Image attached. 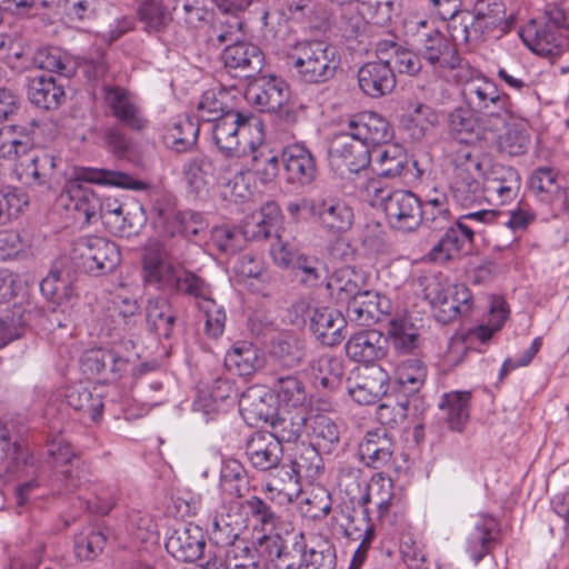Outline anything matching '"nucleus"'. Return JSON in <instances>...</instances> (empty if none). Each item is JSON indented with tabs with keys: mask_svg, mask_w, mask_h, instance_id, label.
Masks as SVG:
<instances>
[{
	"mask_svg": "<svg viewBox=\"0 0 569 569\" xmlns=\"http://www.w3.org/2000/svg\"><path fill=\"white\" fill-rule=\"evenodd\" d=\"M82 182L136 191L148 188V183L123 171L74 167L72 177L66 182L61 198L67 199L66 207L74 210L79 218L82 217L87 223H91L92 219L98 216L101 200L91 188L83 186Z\"/></svg>",
	"mask_w": 569,
	"mask_h": 569,
	"instance_id": "nucleus-1",
	"label": "nucleus"
},
{
	"mask_svg": "<svg viewBox=\"0 0 569 569\" xmlns=\"http://www.w3.org/2000/svg\"><path fill=\"white\" fill-rule=\"evenodd\" d=\"M406 34L435 69H456L462 60L456 46L432 22L420 18L405 21Z\"/></svg>",
	"mask_w": 569,
	"mask_h": 569,
	"instance_id": "nucleus-2",
	"label": "nucleus"
},
{
	"mask_svg": "<svg viewBox=\"0 0 569 569\" xmlns=\"http://www.w3.org/2000/svg\"><path fill=\"white\" fill-rule=\"evenodd\" d=\"M450 162L452 198L462 207L476 203L482 197L481 178L485 174L479 154L470 144H458L451 151Z\"/></svg>",
	"mask_w": 569,
	"mask_h": 569,
	"instance_id": "nucleus-3",
	"label": "nucleus"
},
{
	"mask_svg": "<svg viewBox=\"0 0 569 569\" xmlns=\"http://www.w3.org/2000/svg\"><path fill=\"white\" fill-rule=\"evenodd\" d=\"M372 204L381 206L389 224L397 230L410 232L420 226L421 201L411 191L393 190L381 187L379 181L368 184Z\"/></svg>",
	"mask_w": 569,
	"mask_h": 569,
	"instance_id": "nucleus-4",
	"label": "nucleus"
},
{
	"mask_svg": "<svg viewBox=\"0 0 569 569\" xmlns=\"http://www.w3.org/2000/svg\"><path fill=\"white\" fill-rule=\"evenodd\" d=\"M263 130V122L259 118L229 109L214 121L213 141L226 158L241 159L247 156L248 142L242 143L240 137L253 131L259 136Z\"/></svg>",
	"mask_w": 569,
	"mask_h": 569,
	"instance_id": "nucleus-5",
	"label": "nucleus"
},
{
	"mask_svg": "<svg viewBox=\"0 0 569 569\" xmlns=\"http://www.w3.org/2000/svg\"><path fill=\"white\" fill-rule=\"evenodd\" d=\"M291 59L300 80L306 83L330 80L338 67L335 47L323 40L299 42Z\"/></svg>",
	"mask_w": 569,
	"mask_h": 569,
	"instance_id": "nucleus-6",
	"label": "nucleus"
},
{
	"mask_svg": "<svg viewBox=\"0 0 569 569\" xmlns=\"http://www.w3.org/2000/svg\"><path fill=\"white\" fill-rule=\"evenodd\" d=\"M545 20L530 21L520 31L523 43L535 53L542 57H558L569 49V40L560 20L563 16L558 7L547 10Z\"/></svg>",
	"mask_w": 569,
	"mask_h": 569,
	"instance_id": "nucleus-7",
	"label": "nucleus"
},
{
	"mask_svg": "<svg viewBox=\"0 0 569 569\" xmlns=\"http://www.w3.org/2000/svg\"><path fill=\"white\" fill-rule=\"evenodd\" d=\"M73 263L86 273L102 276L116 269L121 254L118 246L103 237H80L73 242Z\"/></svg>",
	"mask_w": 569,
	"mask_h": 569,
	"instance_id": "nucleus-8",
	"label": "nucleus"
},
{
	"mask_svg": "<svg viewBox=\"0 0 569 569\" xmlns=\"http://www.w3.org/2000/svg\"><path fill=\"white\" fill-rule=\"evenodd\" d=\"M462 41L478 42L495 30L506 33L511 21L506 18V8L501 0H478L472 12H461Z\"/></svg>",
	"mask_w": 569,
	"mask_h": 569,
	"instance_id": "nucleus-9",
	"label": "nucleus"
},
{
	"mask_svg": "<svg viewBox=\"0 0 569 569\" xmlns=\"http://www.w3.org/2000/svg\"><path fill=\"white\" fill-rule=\"evenodd\" d=\"M308 545L302 531H286L284 535H261L258 537L259 556L277 569H301Z\"/></svg>",
	"mask_w": 569,
	"mask_h": 569,
	"instance_id": "nucleus-10",
	"label": "nucleus"
},
{
	"mask_svg": "<svg viewBox=\"0 0 569 569\" xmlns=\"http://www.w3.org/2000/svg\"><path fill=\"white\" fill-rule=\"evenodd\" d=\"M328 158L331 168L341 174L358 173L370 164L371 152L368 144L359 139L356 132H341L331 139Z\"/></svg>",
	"mask_w": 569,
	"mask_h": 569,
	"instance_id": "nucleus-11",
	"label": "nucleus"
},
{
	"mask_svg": "<svg viewBox=\"0 0 569 569\" xmlns=\"http://www.w3.org/2000/svg\"><path fill=\"white\" fill-rule=\"evenodd\" d=\"M152 223L162 233L191 238L208 227L202 214L191 210L177 211L170 203H157L152 209Z\"/></svg>",
	"mask_w": 569,
	"mask_h": 569,
	"instance_id": "nucleus-12",
	"label": "nucleus"
},
{
	"mask_svg": "<svg viewBox=\"0 0 569 569\" xmlns=\"http://www.w3.org/2000/svg\"><path fill=\"white\" fill-rule=\"evenodd\" d=\"M293 308L301 312L308 311L310 329L321 343L336 346L345 338L342 330L346 326V319L337 309L330 307H316L310 309L303 301L296 303Z\"/></svg>",
	"mask_w": 569,
	"mask_h": 569,
	"instance_id": "nucleus-13",
	"label": "nucleus"
},
{
	"mask_svg": "<svg viewBox=\"0 0 569 569\" xmlns=\"http://www.w3.org/2000/svg\"><path fill=\"white\" fill-rule=\"evenodd\" d=\"M226 69L236 78H252L262 71L264 54L250 42L237 41L228 44L222 52Z\"/></svg>",
	"mask_w": 569,
	"mask_h": 569,
	"instance_id": "nucleus-14",
	"label": "nucleus"
},
{
	"mask_svg": "<svg viewBox=\"0 0 569 569\" xmlns=\"http://www.w3.org/2000/svg\"><path fill=\"white\" fill-rule=\"evenodd\" d=\"M482 178V193L499 204L512 201L521 188L520 174L510 166L493 163Z\"/></svg>",
	"mask_w": 569,
	"mask_h": 569,
	"instance_id": "nucleus-15",
	"label": "nucleus"
},
{
	"mask_svg": "<svg viewBox=\"0 0 569 569\" xmlns=\"http://www.w3.org/2000/svg\"><path fill=\"white\" fill-rule=\"evenodd\" d=\"M353 210L340 199H317L315 223L326 233L338 237L351 229Z\"/></svg>",
	"mask_w": 569,
	"mask_h": 569,
	"instance_id": "nucleus-16",
	"label": "nucleus"
},
{
	"mask_svg": "<svg viewBox=\"0 0 569 569\" xmlns=\"http://www.w3.org/2000/svg\"><path fill=\"white\" fill-rule=\"evenodd\" d=\"M389 375L380 366H371L347 381L349 396L359 405H371L388 392Z\"/></svg>",
	"mask_w": 569,
	"mask_h": 569,
	"instance_id": "nucleus-17",
	"label": "nucleus"
},
{
	"mask_svg": "<svg viewBox=\"0 0 569 569\" xmlns=\"http://www.w3.org/2000/svg\"><path fill=\"white\" fill-rule=\"evenodd\" d=\"M263 140L264 131L249 140L247 156L241 159H244L246 169L252 171L262 184H267L278 177L282 162L279 154L268 148Z\"/></svg>",
	"mask_w": 569,
	"mask_h": 569,
	"instance_id": "nucleus-18",
	"label": "nucleus"
},
{
	"mask_svg": "<svg viewBox=\"0 0 569 569\" xmlns=\"http://www.w3.org/2000/svg\"><path fill=\"white\" fill-rule=\"evenodd\" d=\"M390 311V300L368 287L347 305L348 318L359 326L376 323Z\"/></svg>",
	"mask_w": 569,
	"mask_h": 569,
	"instance_id": "nucleus-19",
	"label": "nucleus"
},
{
	"mask_svg": "<svg viewBox=\"0 0 569 569\" xmlns=\"http://www.w3.org/2000/svg\"><path fill=\"white\" fill-rule=\"evenodd\" d=\"M166 549L179 561H196L201 557L204 549V537L201 528L191 523L174 528L166 541Z\"/></svg>",
	"mask_w": 569,
	"mask_h": 569,
	"instance_id": "nucleus-20",
	"label": "nucleus"
},
{
	"mask_svg": "<svg viewBox=\"0 0 569 569\" xmlns=\"http://www.w3.org/2000/svg\"><path fill=\"white\" fill-rule=\"evenodd\" d=\"M240 506L253 531L261 532L262 535L277 533L274 531L282 522V516L280 508L276 507L272 497L264 499L258 496H250Z\"/></svg>",
	"mask_w": 569,
	"mask_h": 569,
	"instance_id": "nucleus-21",
	"label": "nucleus"
},
{
	"mask_svg": "<svg viewBox=\"0 0 569 569\" xmlns=\"http://www.w3.org/2000/svg\"><path fill=\"white\" fill-rule=\"evenodd\" d=\"M283 449L268 431H256L246 442V455L253 468L268 471L277 468L282 459Z\"/></svg>",
	"mask_w": 569,
	"mask_h": 569,
	"instance_id": "nucleus-22",
	"label": "nucleus"
},
{
	"mask_svg": "<svg viewBox=\"0 0 569 569\" xmlns=\"http://www.w3.org/2000/svg\"><path fill=\"white\" fill-rule=\"evenodd\" d=\"M358 83L366 96L381 98L395 89L396 76L388 60L378 58L377 61L367 62L358 70Z\"/></svg>",
	"mask_w": 569,
	"mask_h": 569,
	"instance_id": "nucleus-23",
	"label": "nucleus"
},
{
	"mask_svg": "<svg viewBox=\"0 0 569 569\" xmlns=\"http://www.w3.org/2000/svg\"><path fill=\"white\" fill-rule=\"evenodd\" d=\"M393 451V439L385 427L367 431L358 448L361 461L372 469L386 467Z\"/></svg>",
	"mask_w": 569,
	"mask_h": 569,
	"instance_id": "nucleus-24",
	"label": "nucleus"
},
{
	"mask_svg": "<svg viewBox=\"0 0 569 569\" xmlns=\"http://www.w3.org/2000/svg\"><path fill=\"white\" fill-rule=\"evenodd\" d=\"M500 535L499 523L489 515H481L467 537L466 552L475 563H479L491 552Z\"/></svg>",
	"mask_w": 569,
	"mask_h": 569,
	"instance_id": "nucleus-25",
	"label": "nucleus"
},
{
	"mask_svg": "<svg viewBox=\"0 0 569 569\" xmlns=\"http://www.w3.org/2000/svg\"><path fill=\"white\" fill-rule=\"evenodd\" d=\"M388 338L378 330H361L353 333L346 343V352L357 362H373L387 353Z\"/></svg>",
	"mask_w": 569,
	"mask_h": 569,
	"instance_id": "nucleus-26",
	"label": "nucleus"
},
{
	"mask_svg": "<svg viewBox=\"0 0 569 569\" xmlns=\"http://www.w3.org/2000/svg\"><path fill=\"white\" fill-rule=\"evenodd\" d=\"M445 230L443 236L430 251L432 260L447 261L453 254L469 250L473 241V228L461 219H458L455 224L450 223Z\"/></svg>",
	"mask_w": 569,
	"mask_h": 569,
	"instance_id": "nucleus-27",
	"label": "nucleus"
},
{
	"mask_svg": "<svg viewBox=\"0 0 569 569\" xmlns=\"http://www.w3.org/2000/svg\"><path fill=\"white\" fill-rule=\"evenodd\" d=\"M306 437L317 453L330 455L339 445L340 432L331 418L318 413L307 417Z\"/></svg>",
	"mask_w": 569,
	"mask_h": 569,
	"instance_id": "nucleus-28",
	"label": "nucleus"
},
{
	"mask_svg": "<svg viewBox=\"0 0 569 569\" xmlns=\"http://www.w3.org/2000/svg\"><path fill=\"white\" fill-rule=\"evenodd\" d=\"M281 162L292 183L309 184L317 173L316 161L310 151L301 146H289L281 152Z\"/></svg>",
	"mask_w": 569,
	"mask_h": 569,
	"instance_id": "nucleus-29",
	"label": "nucleus"
},
{
	"mask_svg": "<svg viewBox=\"0 0 569 569\" xmlns=\"http://www.w3.org/2000/svg\"><path fill=\"white\" fill-rule=\"evenodd\" d=\"M159 290L168 291L171 293L187 295L197 300L211 298V286L207 283L201 277L184 268L176 267L162 283L158 287Z\"/></svg>",
	"mask_w": 569,
	"mask_h": 569,
	"instance_id": "nucleus-30",
	"label": "nucleus"
},
{
	"mask_svg": "<svg viewBox=\"0 0 569 569\" xmlns=\"http://www.w3.org/2000/svg\"><path fill=\"white\" fill-rule=\"evenodd\" d=\"M348 127L367 144L387 143L392 139L389 121L373 110L357 114L349 120Z\"/></svg>",
	"mask_w": 569,
	"mask_h": 569,
	"instance_id": "nucleus-31",
	"label": "nucleus"
},
{
	"mask_svg": "<svg viewBox=\"0 0 569 569\" xmlns=\"http://www.w3.org/2000/svg\"><path fill=\"white\" fill-rule=\"evenodd\" d=\"M40 291L53 305L62 306L70 302L74 296L70 270L61 261L56 262L41 280Z\"/></svg>",
	"mask_w": 569,
	"mask_h": 569,
	"instance_id": "nucleus-32",
	"label": "nucleus"
},
{
	"mask_svg": "<svg viewBox=\"0 0 569 569\" xmlns=\"http://www.w3.org/2000/svg\"><path fill=\"white\" fill-rule=\"evenodd\" d=\"M377 58L388 60L393 72L416 76L421 70L420 57L413 51L403 48L393 39H382L376 44Z\"/></svg>",
	"mask_w": 569,
	"mask_h": 569,
	"instance_id": "nucleus-33",
	"label": "nucleus"
},
{
	"mask_svg": "<svg viewBox=\"0 0 569 569\" xmlns=\"http://www.w3.org/2000/svg\"><path fill=\"white\" fill-rule=\"evenodd\" d=\"M167 251L158 239H149L143 247L142 271L146 283L158 287L176 266L166 262Z\"/></svg>",
	"mask_w": 569,
	"mask_h": 569,
	"instance_id": "nucleus-34",
	"label": "nucleus"
},
{
	"mask_svg": "<svg viewBox=\"0 0 569 569\" xmlns=\"http://www.w3.org/2000/svg\"><path fill=\"white\" fill-rule=\"evenodd\" d=\"M47 451L51 463L56 468L70 466L67 469H62L60 475L62 477L61 480L64 481L66 490L73 491L79 485V477L73 471V467L79 459L69 441L62 435L53 436L47 442Z\"/></svg>",
	"mask_w": 569,
	"mask_h": 569,
	"instance_id": "nucleus-35",
	"label": "nucleus"
},
{
	"mask_svg": "<svg viewBox=\"0 0 569 569\" xmlns=\"http://www.w3.org/2000/svg\"><path fill=\"white\" fill-rule=\"evenodd\" d=\"M326 286L340 303L348 305L368 287V276L361 270L345 268L337 271Z\"/></svg>",
	"mask_w": 569,
	"mask_h": 569,
	"instance_id": "nucleus-36",
	"label": "nucleus"
},
{
	"mask_svg": "<svg viewBox=\"0 0 569 569\" xmlns=\"http://www.w3.org/2000/svg\"><path fill=\"white\" fill-rule=\"evenodd\" d=\"M449 129L458 140V144H470L483 136L481 110L453 109L448 118Z\"/></svg>",
	"mask_w": 569,
	"mask_h": 569,
	"instance_id": "nucleus-37",
	"label": "nucleus"
},
{
	"mask_svg": "<svg viewBox=\"0 0 569 569\" xmlns=\"http://www.w3.org/2000/svg\"><path fill=\"white\" fill-rule=\"evenodd\" d=\"M271 396L263 395L257 388H248L239 398V410L244 421L249 425L259 422L270 423L277 413V408L268 402Z\"/></svg>",
	"mask_w": 569,
	"mask_h": 569,
	"instance_id": "nucleus-38",
	"label": "nucleus"
},
{
	"mask_svg": "<svg viewBox=\"0 0 569 569\" xmlns=\"http://www.w3.org/2000/svg\"><path fill=\"white\" fill-rule=\"evenodd\" d=\"M469 391H451L443 393L439 408L443 412V419L452 431L462 432L470 418Z\"/></svg>",
	"mask_w": 569,
	"mask_h": 569,
	"instance_id": "nucleus-39",
	"label": "nucleus"
},
{
	"mask_svg": "<svg viewBox=\"0 0 569 569\" xmlns=\"http://www.w3.org/2000/svg\"><path fill=\"white\" fill-rule=\"evenodd\" d=\"M448 292L436 303L435 317L439 322L448 323L471 308V292L462 283L452 284Z\"/></svg>",
	"mask_w": 569,
	"mask_h": 569,
	"instance_id": "nucleus-40",
	"label": "nucleus"
},
{
	"mask_svg": "<svg viewBox=\"0 0 569 569\" xmlns=\"http://www.w3.org/2000/svg\"><path fill=\"white\" fill-rule=\"evenodd\" d=\"M147 219L143 206L132 202L124 210H120L119 214L109 216L106 227L116 236L129 238L139 233Z\"/></svg>",
	"mask_w": 569,
	"mask_h": 569,
	"instance_id": "nucleus-41",
	"label": "nucleus"
},
{
	"mask_svg": "<svg viewBox=\"0 0 569 569\" xmlns=\"http://www.w3.org/2000/svg\"><path fill=\"white\" fill-rule=\"evenodd\" d=\"M388 339L398 355L412 353L420 346L419 328L408 318H395L389 323Z\"/></svg>",
	"mask_w": 569,
	"mask_h": 569,
	"instance_id": "nucleus-42",
	"label": "nucleus"
},
{
	"mask_svg": "<svg viewBox=\"0 0 569 569\" xmlns=\"http://www.w3.org/2000/svg\"><path fill=\"white\" fill-rule=\"evenodd\" d=\"M224 363L229 370H234L239 376L248 377L264 366V357L250 343L236 345L224 357Z\"/></svg>",
	"mask_w": 569,
	"mask_h": 569,
	"instance_id": "nucleus-43",
	"label": "nucleus"
},
{
	"mask_svg": "<svg viewBox=\"0 0 569 569\" xmlns=\"http://www.w3.org/2000/svg\"><path fill=\"white\" fill-rule=\"evenodd\" d=\"M269 357L283 369L297 368L306 357L303 342L293 336H283L271 342Z\"/></svg>",
	"mask_w": 569,
	"mask_h": 569,
	"instance_id": "nucleus-44",
	"label": "nucleus"
},
{
	"mask_svg": "<svg viewBox=\"0 0 569 569\" xmlns=\"http://www.w3.org/2000/svg\"><path fill=\"white\" fill-rule=\"evenodd\" d=\"M279 208L274 202H268L259 212L248 218L242 228V234L251 240L269 238L279 223Z\"/></svg>",
	"mask_w": 569,
	"mask_h": 569,
	"instance_id": "nucleus-45",
	"label": "nucleus"
},
{
	"mask_svg": "<svg viewBox=\"0 0 569 569\" xmlns=\"http://www.w3.org/2000/svg\"><path fill=\"white\" fill-rule=\"evenodd\" d=\"M451 213L448 207V200L445 193L435 191L428 194L421 202L419 212L420 224L430 230H443L451 223Z\"/></svg>",
	"mask_w": 569,
	"mask_h": 569,
	"instance_id": "nucleus-46",
	"label": "nucleus"
},
{
	"mask_svg": "<svg viewBox=\"0 0 569 569\" xmlns=\"http://www.w3.org/2000/svg\"><path fill=\"white\" fill-rule=\"evenodd\" d=\"M27 94L36 107L59 106L64 102L66 92L62 86H58L52 77L30 78L27 86Z\"/></svg>",
	"mask_w": 569,
	"mask_h": 569,
	"instance_id": "nucleus-47",
	"label": "nucleus"
},
{
	"mask_svg": "<svg viewBox=\"0 0 569 569\" xmlns=\"http://www.w3.org/2000/svg\"><path fill=\"white\" fill-rule=\"evenodd\" d=\"M146 318L152 332L158 337L170 338L176 323V315L166 298L150 299L146 308Z\"/></svg>",
	"mask_w": 569,
	"mask_h": 569,
	"instance_id": "nucleus-48",
	"label": "nucleus"
},
{
	"mask_svg": "<svg viewBox=\"0 0 569 569\" xmlns=\"http://www.w3.org/2000/svg\"><path fill=\"white\" fill-rule=\"evenodd\" d=\"M219 487L223 493L236 498H240L249 491V477L240 461L236 459L223 461L220 470Z\"/></svg>",
	"mask_w": 569,
	"mask_h": 569,
	"instance_id": "nucleus-49",
	"label": "nucleus"
},
{
	"mask_svg": "<svg viewBox=\"0 0 569 569\" xmlns=\"http://www.w3.org/2000/svg\"><path fill=\"white\" fill-rule=\"evenodd\" d=\"M271 431H268L282 446V442H296L302 433L306 435L307 416L303 412H287L280 415L278 411L269 423Z\"/></svg>",
	"mask_w": 569,
	"mask_h": 569,
	"instance_id": "nucleus-50",
	"label": "nucleus"
},
{
	"mask_svg": "<svg viewBox=\"0 0 569 569\" xmlns=\"http://www.w3.org/2000/svg\"><path fill=\"white\" fill-rule=\"evenodd\" d=\"M199 127L190 119L174 122L163 133L162 140L167 149L177 153L189 151L197 142Z\"/></svg>",
	"mask_w": 569,
	"mask_h": 569,
	"instance_id": "nucleus-51",
	"label": "nucleus"
},
{
	"mask_svg": "<svg viewBox=\"0 0 569 569\" xmlns=\"http://www.w3.org/2000/svg\"><path fill=\"white\" fill-rule=\"evenodd\" d=\"M311 376L315 383L325 389L336 390L342 385V362L329 355L320 356L310 363Z\"/></svg>",
	"mask_w": 569,
	"mask_h": 569,
	"instance_id": "nucleus-52",
	"label": "nucleus"
},
{
	"mask_svg": "<svg viewBox=\"0 0 569 569\" xmlns=\"http://www.w3.org/2000/svg\"><path fill=\"white\" fill-rule=\"evenodd\" d=\"M530 146V134L528 123L522 118H515L505 129V132L498 137V147L501 152L509 156H521L526 153Z\"/></svg>",
	"mask_w": 569,
	"mask_h": 569,
	"instance_id": "nucleus-53",
	"label": "nucleus"
},
{
	"mask_svg": "<svg viewBox=\"0 0 569 569\" xmlns=\"http://www.w3.org/2000/svg\"><path fill=\"white\" fill-rule=\"evenodd\" d=\"M68 406L76 411L88 416L92 421H98L102 417L103 401L100 395L92 393L84 387H72L66 393Z\"/></svg>",
	"mask_w": 569,
	"mask_h": 569,
	"instance_id": "nucleus-54",
	"label": "nucleus"
},
{
	"mask_svg": "<svg viewBox=\"0 0 569 569\" xmlns=\"http://www.w3.org/2000/svg\"><path fill=\"white\" fill-rule=\"evenodd\" d=\"M272 389L279 402L292 408L301 406L307 397L302 381L295 375H274Z\"/></svg>",
	"mask_w": 569,
	"mask_h": 569,
	"instance_id": "nucleus-55",
	"label": "nucleus"
},
{
	"mask_svg": "<svg viewBox=\"0 0 569 569\" xmlns=\"http://www.w3.org/2000/svg\"><path fill=\"white\" fill-rule=\"evenodd\" d=\"M36 67L60 76L69 77L74 67L70 57L58 47L40 48L33 56Z\"/></svg>",
	"mask_w": 569,
	"mask_h": 569,
	"instance_id": "nucleus-56",
	"label": "nucleus"
},
{
	"mask_svg": "<svg viewBox=\"0 0 569 569\" xmlns=\"http://www.w3.org/2000/svg\"><path fill=\"white\" fill-rule=\"evenodd\" d=\"M299 281L307 287H317L327 279L326 264L316 256L305 252L296 258V263L291 268Z\"/></svg>",
	"mask_w": 569,
	"mask_h": 569,
	"instance_id": "nucleus-57",
	"label": "nucleus"
},
{
	"mask_svg": "<svg viewBox=\"0 0 569 569\" xmlns=\"http://www.w3.org/2000/svg\"><path fill=\"white\" fill-rule=\"evenodd\" d=\"M462 96L468 107H488L500 101L497 86L489 80L470 81L463 86Z\"/></svg>",
	"mask_w": 569,
	"mask_h": 569,
	"instance_id": "nucleus-58",
	"label": "nucleus"
},
{
	"mask_svg": "<svg viewBox=\"0 0 569 569\" xmlns=\"http://www.w3.org/2000/svg\"><path fill=\"white\" fill-rule=\"evenodd\" d=\"M137 14L148 33L163 31L169 22L168 13L160 0H140Z\"/></svg>",
	"mask_w": 569,
	"mask_h": 569,
	"instance_id": "nucleus-59",
	"label": "nucleus"
},
{
	"mask_svg": "<svg viewBox=\"0 0 569 569\" xmlns=\"http://www.w3.org/2000/svg\"><path fill=\"white\" fill-rule=\"evenodd\" d=\"M28 196L19 188L3 186L0 188V226L11 222L28 204Z\"/></svg>",
	"mask_w": 569,
	"mask_h": 569,
	"instance_id": "nucleus-60",
	"label": "nucleus"
},
{
	"mask_svg": "<svg viewBox=\"0 0 569 569\" xmlns=\"http://www.w3.org/2000/svg\"><path fill=\"white\" fill-rule=\"evenodd\" d=\"M183 176L188 184L199 190L208 183V179L216 176L212 160L206 154H196L183 166Z\"/></svg>",
	"mask_w": 569,
	"mask_h": 569,
	"instance_id": "nucleus-61",
	"label": "nucleus"
},
{
	"mask_svg": "<svg viewBox=\"0 0 569 569\" xmlns=\"http://www.w3.org/2000/svg\"><path fill=\"white\" fill-rule=\"evenodd\" d=\"M377 153V173L383 178L399 177L407 164L406 156L397 146L373 151Z\"/></svg>",
	"mask_w": 569,
	"mask_h": 569,
	"instance_id": "nucleus-62",
	"label": "nucleus"
},
{
	"mask_svg": "<svg viewBox=\"0 0 569 569\" xmlns=\"http://www.w3.org/2000/svg\"><path fill=\"white\" fill-rule=\"evenodd\" d=\"M107 538L100 530L88 528L74 538V552L80 560L96 558L104 548Z\"/></svg>",
	"mask_w": 569,
	"mask_h": 569,
	"instance_id": "nucleus-63",
	"label": "nucleus"
},
{
	"mask_svg": "<svg viewBox=\"0 0 569 569\" xmlns=\"http://www.w3.org/2000/svg\"><path fill=\"white\" fill-rule=\"evenodd\" d=\"M305 558L301 569H336L337 567L336 548L327 540L315 547H308Z\"/></svg>",
	"mask_w": 569,
	"mask_h": 569,
	"instance_id": "nucleus-64",
	"label": "nucleus"
}]
</instances>
